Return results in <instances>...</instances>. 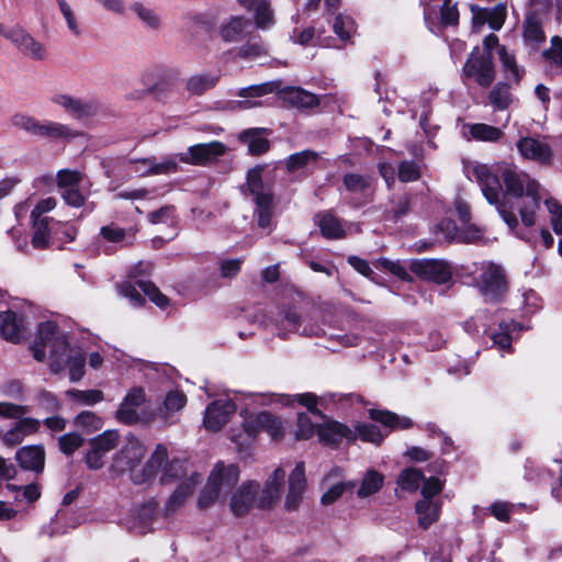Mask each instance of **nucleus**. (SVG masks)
Masks as SVG:
<instances>
[{
  "instance_id": "51",
  "label": "nucleus",
  "mask_w": 562,
  "mask_h": 562,
  "mask_svg": "<svg viewBox=\"0 0 562 562\" xmlns=\"http://www.w3.org/2000/svg\"><path fill=\"white\" fill-rule=\"evenodd\" d=\"M424 480V474L414 468L405 469L401 472L397 484L402 490L415 492L419 488L420 482Z\"/></svg>"
},
{
  "instance_id": "35",
  "label": "nucleus",
  "mask_w": 562,
  "mask_h": 562,
  "mask_svg": "<svg viewBox=\"0 0 562 562\" xmlns=\"http://www.w3.org/2000/svg\"><path fill=\"white\" fill-rule=\"evenodd\" d=\"M239 4L254 13L257 27L267 29L273 24V12L268 0H238Z\"/></svg>"
},
{
  "instance_id": "4",
  "label": "nucleus",
  "mask_w": 562,
  "mask_h": 562,
  "mask_svg": "<svg viewBox=\"0 0 562 562\" xmlns=\"http://www.w3.org/2000/svg\"><path fill=\"white\" fill-rule=\"evenodd\" d=\"M187 472V460L177 457L170 458L167 447L158 443L143 464V471L137 473L134 480L137 482V485H140L150 483L159 477V482L162 485H167L184 477Z\"/></svg>"
},
{
  "instance_id": "45",
  "label": "nucleus",
  "mask_w": 562,
  "mask_h": 562,
  "mask_svg": "<svg viewBox=\"0 0 562 562\" xmlns=\"http://www.w3.org/2000/svg\"><path fill=\"white\" fill-rule=\"evenodd\" d=\"M220 79V74L203 72L190 77L187 81V89L192 94H202L203 92L215 87Z\"/></svg>"
},
{
  "instance_id": "5",
  "label": "nucleus",
  "mask_w": 562,
  "mask_h": 562,
  "mask_svg": "<svg viewBox=\"0 0 562 562\" xmlns=\"http://www.w3.org/2000/svg\"><path fill=\"white\" fill-rule=\"evenodd\" d=\"M263 167L256 166L248 170L243 192L255 204L254 217L260 228H271L274 215L272 186L262 178Z\"/></svg>"
},
{
  "instance_id": "7",
  "label": "nucleus",
  "mask_w": 562,
  "mask_h": 562,
  "mask_svg": "<svg viewBox=\"0 0 562 562\" xmlns=\"http://www.w3.org/2000/svg\"><path fill=\"white\" fill-rule=\"evenodd\" d=\"M239 469L235 464L217 463L212 470L207 483L198 498V506L206 508L213 505L222 495H226L237 483Z\"/></svg>"
},
{
  "instance_id": "36",
  "label": "nucleus",
  "mask_w": 562,
  "mask_h": 562,
  "mask_svg": "<svg viewBox=\"0 0 562 562\" xmlns=\"http://www.w3.org/2000/svg\"><path fill=\"white\" fill-rule=\"evenodd\" d=\"M522 38L525 44L532 49H537L546 41L542 22L533 13H527L525 18Z\"/></svg>"
},
{
  "instance_id": "46",
  "label": "nucleus",
  "mask_w": 562,
  "mask_h": 562,
  "mask_svg": "<svg viewBox=\"0 0 562 562\" xmlns=\"http://www.w3.org/2000/svg\"><path fill=\"white\" fill-rule=\"evenodd\" d=\"M384 477L375 470H368L361 481L357 495L360 498L375 494L382 488Z\"/></svg>"
},
{
  "instance_id": "29",
  "label": "nucleus",
  "mask_w": 562,
  "mask_h": 562,
  "mask_svg": "<svg viewBox=\"0 0 562 562\" xmlns=\"http://www.w3.org/2000/svg\"><path fill=\"white\" fill-rule=\"evenodd\" d=\"M521 156L527 159L548 164L551 160L552 151L548 144L532 137H524L517 143Z\"/></svg>"
},
{
  "instance_id": "20",
  "label": "nucleus",
  "mask_w": 562,
  "mask_h": 562,
  "mask_svg": "<svg viewBox=\"0 0 562 562\" xmlns=\"http://www.w3.org/2000/svg\"><path fill=\"white\" fill-rule=\"evenodd\" d=\"M235 403L229 398H221L212 402L205 409L203 424L207 430L217 431L236 412Z\"/></svg>"
},
{
  "instance_id": "55",
  "label": "nucleus",
  "mask_w": 562,
  "mask_h": 562,
  "mask_svg": "<svg viewBox=\"0 0 562 562\" xmlns=\"http://www.w3.org/2000/svg\"><path fill=\"white\" fill-rule=\"evenodd\" d=\"M66 395L79 403H83L86 405H94L101 401H103V393L100 390H76L71 389L66 392Z\"/></svg>"
},
{
  "instance_id": "57",
  "label": "nucleus",
  "mask_w": 562,
  "mask_h": 562,
  "mask_svg": "<svg viewBox=\"0 0 562 562\" xmlns=\"http://www.w3.org/2000/svg\"><path fill=\"white\" fill-rule=\"evenodd\" d=\"M318 425H315L308 414H297V429L295 430V439L307 440L317 432Z\"/></svg>"
},
{
  "instance_id": "27",
  "label": "nucleus",
  "mask_w": 562,
  "mask_h": 562,
  "mask_svg": "<svg viewBox=\"0 0 562 562\" xmlns=\"http://www.w3.org/2000/svg\"><path fill=\"white\" fill-rule=\"evenodd\" d=\"M187 404V396L183 392L178 390L169 391L162 404L159 406L157 412L154 414V418H159L165 424H173L176 422L175 415L180 412Z\"/></svg>"
},
{
  "instance_id": "56",
  "label": "nucleus",
  "mask_w": 562,
  "mask_h": 562,
  "mask_svg": "<svg viewBox=\"0 0 562 562\" xmlns=\"http://www.w3.org/2000/svg\"><path fill=\"white\" fill-rule=\"evenodd\" d=\"M277 325L280 327V330L286 333H294L299 330L300 327V316L293 310H282L277 319Z\"/></svg>"
},
{
  "instance_id": "8",
  "label": "nucleus",
  "mask_w": 562,
  "mask_h": 562,
  "mask_svg": "<svg viewBox=\"0 0 562 562\" xmlns=\"http://www.w3.org/2000/svg\"><path fill=\"white\" fill-rule=\"evenodd\" d=\"M12 124L16 128L40 138L68 142L78 136V133L66 124L48 120L41 121L23 113L13 115Z\"/></svg>"
},
{
  "instance_id": "43",
  "label": "nucleus",
  "mask_w": 562,
  "mask_h": 562,
  "mask_svg": "<svg viewBox=\"0 0 562 562\" xmlns=\"http://www.w3.org/2000/svg\"><path fill=\"white\" fill-rule=\"evenodd\" d=\"M266 132V128H249L240 133L239 139L247 145L251 155H261L269 149Z\"/></svg>"
},
{
  "instance_id": "60",
  "label": "nucleus",
  "mask_w": 562,
  "mask_h": 562,
  "mask_svg": "<svg viewBox=\"0 0 562 562\" xmlns=\"http://www.w3.org/2000/svg\"><path fill=\"white\" fill-rule=\"evenodd\" d=\"M82 442V437L77 432H68L58 438V446L60 451L68 456L81 447Z\"/></svg>"
},
{
  "instance_id": "13",
  "label": "nucleus",
  "mask_w": 562,
  "mask_h": 562,
  "mask_svg": "<svg viewBox=\"0 0 562 562\" xmlns=\"http://www.w3.org/2000/svg\"><path fill=\"white\" fill-rule=\"evenodd\" d=\"M146 395L142 387L131 389L116 411V418L126 425L138 423H149L154 420V415L143 409L138 413V408L145 403Z\"/></svg>"
},
{
  "instance_id": "23",
  "label": "nucleus",
  "mask_w": 562,
  "mask_h": 562,
  "mask_svg": "<svg viewBox=\"0 0 562 562\" xmlns=\"http://www.w3.org/2000/svg\"><path fill=\"white\" fill-rule=\"evenodd\" d=\"M201 481L202 476L198 472H192L184 481H182L165 504L166 515H170L182 507Z\"/></svg>"
},
{
  "instance_id": "52",
  "label": "nucleus",
  "mask_w": 562,
  "mask_h": 562,
  "mask_svg": "<svg viewBox=\"0 0 562 562\" xmlns=\"http://www.w3.org/2000/svg\"><path fill=\"white\" fill-rule=\"evenodd\" d=\"M57 186L59 191L80 187L85 183V176L78 170L72 169H61L57 172Z\"/></svg>"
},
{
  "instance_id": "3",
  "label": "nucleus",
  "mask_w": 562,
  "mask_h": 562,
  "mask_svg": "<svg viewBox=\"0 0 562 562\" xmlns=\"http://www.w3.org/2000/svg\"><path fill=\"white\" fill-rule=\"evenodd\" d=\"M285 479V471L277 468L263 486L257 481H247L236 488L231 496L229 508L237 517L247 515L251 508L271 507L279 498Z\"/></svg>"
},
{
  "instance_id": "42",
  "label": "nucleus",
  "mask_w": 562,
  "mask_h": 562,
  "mask_svg": "<svg viewBox=\"0 0 562 562\" xmlns=\"http://www.w3.org/2000/svg\"><path fill=\"white\" fill-rule=\"evenodd\" d=\"M22 321L14 312L10 310L0 312V334L4 339L18 342L22 336Z\"/></svg>"
},
{
  "instance_id": "63",
  "label": "nucleus",
  "mask_w": 562,
  "mask_h": 562,
  "mask_svg": "<svg viewBox=\"0 0 562 562\" xmlns=\"http://www.w3.org/2000/svg\"><path fill=\"white\" fill-rule=\"evenodd\" d=\"M266 54L263 44L259 41H249L238 49V55L243 58H257Z\"/></svg>"
},
{
  "instance_id": "28",
  "label": "nucleus",
  "mask_w": 562,
  "mask_h": 562,
  "mask_svg": "<svg viewBox=\"0 0 562 562\" xmlns=\"http://www.w3.org/2000/svg\"><path fill=\"white\" fill-rule=\"evenodd\" d=\"M56 3L68 34L75 38L82 37L86 26L78 10L67 0H56Z\"/></svg>"
},
{
  "instance_id": "26",
  "label": "nucleus",
  "mask_w": 562,
  "mask_h": 562,
  "mask_svg": "<svg viewBox=\"0 0 562 562\" xmlns=\"http://www.w3.org/2000/svg\"><path fill=\"white\" fill-rule=\"evenodd\" d=\"M305 490V468L303 462H299L289 476V488L284 503L288 510L295 509L299 506Z\"/></svg>"
},
{
  "instance_id": "2",
  "label": "nucleus",
  "mask_w": 562,
  "mask_h": 562,
  "mask_svg": "<svg viewBox=\"0 0 562 562\" xmlns=\"http://www.w3.org/2000/svg\"><path fill=\"white\" fill-rule=\"evenodd\" d=\"M46 350L49 352V368L53 373L68 369L71 382H77L83 376L85 356L82 350L71 347L67 336L59 333L57 325L50 321L38 325L37 339L32 346L33 357L37 361L45 360Z\"/></svg>"
},
{
  "instance_id": "11",
  "label": "nucleus",
  "mask_w": 562,
  "mask_h": 562,
  "mask_svg": "<svg viewBox=\"0 0 562 562\" xmlns=\"http://www.w3.org/2000/svg\"><path fill=\"white\" fill-rule=\"evenodd\" d=\"M463 75L481 87L491 86L495 79L493 54L481 53L480 47H474L463 66Z\"/></svg>"
},
{
  "instance_id": "49",
  "label": "nucleus",
  "mask_w": 562,
  "mask_h": 562,
  "mask_svg": "<svg viewBox=\"0 0 562 562\" xmlns=\"http://www.w3.org/2000/svg\"><path fill=\"white\" fill-rule=\"evenodd\" d=\"M131 10L137 15L143 24L149 29L157 30L160 26V16L157 11L140 2H136Z\"/></svg>"
},
{
  "instance_id": "18",
  "label": "nucleus",
  "mask_w": 562,
  "mask_h": 562,
  "mask_svg": "<svg viewBox=\"0 0 562 562\" xmlns=\"http://www.w3.org/2000/svg\"><path fill=\"white\" fill-rule=\"evenodd\" d=\"M50 102L61 106L70 116L77 120L92 116L99 110L95 101L74 98L66 93L53 94Z\"/></svg>"
},
{
  "instance_id": "14",
  "label": "nucleus",
  "mask_w": 562,
  "mask_h": 562,
  "mask_svg": "<svg viewBox=\"0 0 562 562\" xmlns=\"http://www.w3.org/2000/svg\"><path fill=\"white\" fill-rule=\"evenodd\" d=\"M120 293L130 300L134 306H140L144 302V296H147L153 303L160 308L169 304L168 297L162 294L159 289L149 281L136 280L127 281L120 285Z\"/></svg>"
},
{
  "instance_id": "32",
  "label": "nucleus",
  "mask_w": 562,
  "mask_h": 562,
  "mask_svg": "<svg viewBox=\"0 0 562 562\" xmlns=\"http://www.w3.org/2000/svg\"><path fill=\"white\" fill-rule=\"evenodd\" d=\"M522 330L520 324L514 321H503L498 324L497 328L494 329L490 337L493 345L501 350L510 351L512 341L515 338V333Z\"/></svg>"
},
{
  "instance_id": "21",
  "label": "nucleus",
  "mask_w": 562,
  "mask_h": 562,
  "mask_svg": "<svg viewBox=\"0 0 562 562\" xmlns=\"http://www.w3.org/2000/svg\"><path fill=\"white\" fill-rule=\"evenodd\" d=\"M133 171L140 177L149 175H168L177 171L178 162L176 157H164L160 160L156 158H143L132 160Z\"/></svg>"
},
{
  "instance_id": "9",
  "label": "nucleus",
  "mask_w": 562,
  "mask_h": 562,
  "mask_svg": "<svg viewBox=\"0 0 562 562\" xmlns=\"http://www.w3.org/2000/svg\"><path fill=\"white\" fill-rule=\"evenodd\" d=\"M480 293L487 300H498L507 290L504 269L492 261H483L473 270Z\"/></svg>"
},
{
  "instance_id": "47",
  "label": "nucleus",
  "mask_w": 562,
  "mask_h": 562,
  "mask_svg": "<svg viewBox=\"0 0 562 562\" xmlns=\"http://www.w3.org/2000/svg\"><path fill=\"white\" fill-rule=\"evenodd\" d=\"M488 100L494 109L506 110L513 102L509 86L506 82H498L488 93Z\"/></svg>"
},
{
  "instance_id": "38",
  "label": "nucleus",
  "mask_w": 562,
  "mask_h": 562,
  "mask_svg": "<svg viewBox=\"0 0 562 562\" xmlns=\"http://www.w3.org/2000/svg\"><path fill=\"white\" fill-rule=\"evenodd\" d=\"M497 55L506 79L513 83H519L525 75V68L517 63L515 54L505 46H501Z\"/></svg>"
},
{
  "instance_id": "30",
  "label": "nucleus",
  "mask_w": 562,
  "mask_h": 562,
  "mask_svg": "<svg viewBox=\"0 0 562 562\" xmlns=\"http://www.w3.org/2000/svg\"><path fill=\"white\" fill-rule=\"evenodd\" d=\"M473 11L474 25H483L485 22L495 30L498 31L505 23L507 16V8L504 3H498L491 9H479Z\"/></svg>"
},
{
  "instance_id": "40",
  "label": "nucleus",
  "mask_w": 562,
  "mask_h": 562,
  "mask_svg": "<svg viewBox=\"0 0 562 562\" xmlns=\"http://www.w3.org/2000/svg\"><path fill=\"white\" fill-rule=\"evenodd\" d=\"M415 509L418 516V525L427 529L439 519L441 502L439 499L422 498L416 503Z\"/></svg>"
},
{
  "instance_id": "44",
  "label": "nucleus",
  "mask_w": 562,
  "mask_h": 562,
  "mask_svg": "<svg viewBox=\"0 0 562 562\" xmlns=\"http://www.w3.org/2000/svg\"><path fill=\"white\" fill-rule=\"evenodd\" d=\"M369 416L371 419L382 424L389 431L393 429H408L413 426L411 418L398 416L390 411L370 409Z\"/></svg>"
},
{
  "instance_id": "24",
  "label": "nucleus",
  "mask_w": 562,
  "mask_h": 562,
  "mask_svg": "<svg viewBox=\"0 0 562 562\" xmlns=\"http://www.w3.org/2000/svg\"><path fill=\"white\" fill-rule=\"evenodd\" d=\"M460 133L468 142L497 143L504 137L503 130L485 123H463Z\"/></svg>"
},
{
  "instance_id": "6",
  "label": "nucleus",
  "mask_w": 562,
  "mask_h": 562,
  "mask_svg": "<svg viewBox=\"0 0 562 562\" xmlns=\"http://www.w3.org/2000/svg\"><path fill=\"white\" fill-rule=\"evenodd\" d=\"M243 416L244 434L233 432L231 436L239 450L247 448L261 431H266L273 440L283 436L281 420L269 412L249 413Z\"/></svg>"
},
{
  "instance_id": "16",
  "label": "nucleus",
  "mask_w": 562,
  "mask_h": 562,
  "mask_svg": "<svg viewBox=\"0 0 562 562\" xmlns=\"http://www.w3.org/2000/svg\"><path fill=\"white\" fill-rule=\"evenodd\" d=\"M411 268L420 278L437 284H446L452 278V269L443 260L420 259L413 261Z\"/></svg>"
},
{
  "instance_id": "25",
  "label": "nucleus",
  "mask_w": 562,
  "mask_h": 562,
  "mask_svg": "<svg viewBox=\"0 0 562 562\" xmlns=\"http://www.w3.org/2000/svg\"><path fill=\"white\" fill-rule=\"evenodd\" d=\"M317 435L323 445L330 447H338L344 439L349 441L356 439V435L350 428L335 420L318 425Z\"/></svg>"
},
{
  "instance_id": "34",
  "label": "nucleus",
  "mask_w": 562,
  "mask_h": 562,
  "mask_svg": "<svg viewBox=\"0 0 562 562\" xmlns=\"http://www.w3.org/2000/svg\"><path fill=\"white\" fill-rule=\"evenodd\" d=\"M19 464L26 470L42 472L45 463V451L42 446L23 447L16 452Z\"/></svg>"
},
{
  "instance_id": "58",
  "label": "nucleus",
  "mask_w": 562,
  "mask_h": 562,
  "mask_svg": "<svg viewBox=\"0 0 562 562\" xmlns=\"http://www.w3.org/2000/svg\"><path fill=\"white\" fill-rule=\"evenodd\" d=\"M119 432L116 430H105L91 441V446L98 448L101 452L106 454L113 450L119 443Z\"/></svg>"
},
{
  "instance_id": "59",
  "label": "nucleus",
  "mask_w": 562,
  "mask_h": 562,
  "mask_svg": "<svg viewBox=\"0 0 562 562\" xmlns=\"http://www.w3.org/2000/svg\"><path fill=\"white\" fill-rule=\"evenodd\" d=\"M75 423L77 427L88 432L100 430L103 426L102 419L93 412H82L76 416Z\"/></svg>"
},
{
  "instance_id": "15",
  "label": "nucleus",
  "mask_w": 562,
  "mask_h": 562,
  "mask_svg": "<svg viewBox=\"0 0 562 562\" xmlns=\"http://www.w3.org/2000/svg\"><path fill=\"white\" fill-rule=\"evenodd\" d=\"M136 233L133 228H123L115 223H110L100 228L97 237L99 247L105 254L133 245Z\"/></svg>"
},
{
  "instance_id": "10",
  "label": "nucleus",
  "mask_w": 562,
  "mask_h": 562,
  "mask_svg": "<svg viewBox=\"0 0 562 562\" xmlns=\"http://www.w3.org/2000/svg\"><path fill=\"white\" fill-rule=\"evenodd\" d=\"M146 456V447L136 437L128 436L112 459L111 470L117 474L128 473L130 480L137 484L134 476L143 471L140 462Z\"/></svg>"
},
{
  "instance_id": "37",
  "label": "nucleus",
  "mask_w": 562,
  "mask_h": 562,
  "mask_svg": "<svg viewBox=\"0 0 562 562\" xmlns=\"http://www.w3.org/2000/svg\"><path fill=\"white\" fill-rule=\"evenodd\" d=\"M456 210L461 223L464 225L462 231L460 232V240L465 243H474L482 238V231L470 224L471 220V210L468 203L462 200L456 201Z\"/></svg>"
},
{
  "instance_id": "41",
  "label": "nucleus",
  "mask_w": 562,
  "mask_h": 562,
  "mask_svg": "<svg viewBox=\"0 0 562 562\" xmlns=\"http://www.w3.org/2000/svg\"><path fill=\"white\" fill-rule=\"evenodd\" d=\"M322 235L328 239H340L346 236V229L340 220L331 212H323L316 216Z\"/></svg>"
},
{
  "instance_id": "33",
  "label": "nucleus",
  "mask_w": 562,
  "mask_h": 562,
  "mask_svg": "<svg viewBox=\"0 0 562 562\" xmlns=\"http://www.w3.org/2000/svg\"><path fill=\"white\" fill-rule=\"evenodd\" d=\"M249 27L250 22L243 16H231L221 23L220 35L225 42H238L247 35Z\"/></svg>"
},
{
  "instance_id": "54",
  "label": "nucleus",
  "mask_w": 562,
  "mask_h": 562,
  "mask_svg": "<svg viewBox=\"0 0 562 562\" xmlns=\"http://www.w3.org/2000/svg\"><path fill=\"white\" fill-rule=\"evenodd\" d=\"M356 438L359 437L362 441L380 445L385 434H382L380 428L374 424H359L353 431Z\"/></svg>"
},
{
  "instance_id": "22",
  "label": "nucleus",
  "mask_w": 562,
  "mask_h": 562,
  "mask_svg": "<svg viewBox=\"0 0 562 562\" xmlns=\"http://www.w3.org/2000/svg\"><path fill=\"white\" fill-rule=\"evenodd\" d=\"M12 44L22 55L32 60H44L48 55L46 45L22 27H19L13 36Z\"/></svg>"
},
{
  "instance_id": "50",
  "label": "nucleus",
  "mask_w": 562,
  "mask_h": 562,
  "mask_svg": "<svg viewBox=\"0 0 562 562\" xmlns=\"http://www.w3.org/2000/svg\"><path fill=\"white\" fill-rule=\"evenodd\" d=\"M318 157V153L310 149L292 154L286 160V168L289 171H296L316 162Z\"/></svg>"
},
{
  "instance_id": "64",
  "label": "nucleus",
  "mask_w": 562,
  "mask_h": 562,
  "mask_svg": "<svg viewBox=\"0 0 562 562\" xmlns=\"http://www.w3.org/2000/svg\"><path fill=\"white\" fill-rule=\"evenodd\" d=\"M398 178L402 182L415 181L419 178V168L414 161H402L398 166Z\"/></svg>"
},
{
  "instance_id": "12",
  "label": "nucleus",
  "mask_w": 562,
  "mask_h": 562,
  "mask_svg": "<svg viewBox=\"0 0 562 562\" xmlns=\"http://www.w3.org/2000/svg\"><path fill=\"white\" fill-rule=\"evenodd\" d=\"M349 194L348 204L360 207L371 201L374 193V179L369 175L347 172L342 176V189Z\"/></svg>"
},
{
  "instance_id": "48",
  "label": "nucleus",
  "mask_w": 562,
  "mask_h": 562,
  "mask_svg": "<svg viewBox=\"0 0 562 562\" xmlns=\"http://www.w3.org/2000/svg\"><path fill=\"white\" fill-rule=\"evenodd\" d=\"M333 31L342 43H348L356 33L355 21L344 14H337L333 22Z\"/></svg>"
},
{
  "instance_id": "17",
  "label": "nucleus",
  "mask_w": 562,
  "mask_h": 562,
  "mask_svg": "<svg viewBox=\"0 0 562 562\" xmlns=\"http://www.w3.org/2000/svg\"><path fill=\"white\" fill-rule=\"evenodd\" d=\"M225 150L226 146L223 143L214 140L190 146L186 153H181L177 157L186 164L206 165L222 156Z\"/></svg>"
},
{
  "instance_id": "1",
  "label": "nucleus",
  "mask_w": 562,
  "mask_h": 562,
  "mask_svg": "<svg viewBox=\"0 0 562 562\" xmlns=\"http://www.w3.org/2000/svg\"><path fill=\"white\" fill-rule=\"evenodd\" d=\"M468 172L479 182L487 202L496 206L510 232L518 228L516 212L526 227L536 224L544 188L535 178L505 161L493 166L476 162Z\"/></svg>"
},
{
  "instance_id": "39",
  "label": "nucleus",
  "mask_w": 562,
  "mask_h": 562,
  "mask_svg": "<svg viewBox=\"0 0 562 562\" xmlns=\"http://www.w3.org/2000/svg\"><path fill=\"white\" fill-rule=\"evenodd\" d=\"M32 220V245L34 248L44 249L49 244L52 232L56 233L58 222L54 218H31Z\"/></svg>"
},
{
  "instance_id": "31",
  "label": "nucleus",
  "mask_w": 562,
  "mask_h": 562,
  "mask_svg": "<svg viewBox=\"0 0 562 562\" xmlns=\"http://www.w3.org/2000/svg\"><path fill=\"white\" fill-rule=\"evenodd\" d=\"M281 95L285 102L299 109H313L319 105L317 95L299 87H286L281 90Z\"/></svg>"
},
{
  "instance_id": "62",
  "label": "nucleus",
  "mask_w": 562,
  "mask_h": 562,
  "mask_svg": "<svg viewBox=\"0 0 562 562\" xmlns=\"http://www.w3.org/2000/svg\"><path fill=\"white\" fill-rule=\"evenodd\" d=\"M543 57L553 66L562 68V38L553 36L550 48L543 52Z\"/></svg>"
},
{
  "instance_id": "61",
  "label": "nucleus",
  "mask_w": 562,
  "mask_h": 562,
  "mask_svg": "<svg viewBox=\"0 0 562 562\" xmlns=\"http://www.w3.org/2000/svg\"><path fill=\"white\" fill-rule=\"evenodd\" d=\"M279 85L276 82H266L261 85H255L239 90L238 95L243 98H256L268 93H272L278 90Z\"/></svg>"
},
{
  "instance_id": "53",
  "label": "nucleus",
  "mask_w": 562,
  "mask_h": 562,
  "mask_svg": "<svg viewBox=\"0 0 562 562\" xmlns=\"http://www.w3.org/2000/svg\"><path fill=\"white\" fill-rule=\"evenodd\" d=\"M60 195L65 203L72 207H81L85 205L89 192L88 188L82 183L80 187L69 188L60 191Z\"/></svg>"
},
{
  "instance_id": "19",
  "label": "nucleus",
  "mask_w": 562,
  "mask_h": 562,
  "mask_svg": "<svg viewBox=\"0 0 562 562\" xmlns=\"http://www.w3.org/2000/svg\"><path fill=\"white\" fill-rule=\"evenodd\" d=\"M426 22L440 19L443 25H456L459 21V11L452 0H422Z\"/></svg>"
}]
</instances>
